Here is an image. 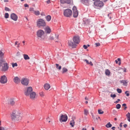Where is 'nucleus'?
I'll return each mask as SVG.
<instances>
[{"label": "nucleus", "instance_id": "1", "mask_svg": "<svg viewBox=\"0 0 130 130\" xmlns=\"http://www.w3.org/2000/svg\"><path fill=\"white\" fill-rule=\"evenodd\" d=\"M44 31L41 29L38 30L36 32L37 38L40 41H43L44 39Z\"/></svg>", "mask_w": 130, "mask_h": 130}, {"label": "nucleus", "instance_id": "2", "mask_svg": "<svg viewBox=\"0 0 130 130\" xmlns=\"http://www.w3.org/2000/svg\"><path fill=\"white\" fill-rule=\"evenodd\" d=\"M11 117L12 120L18 121L20 118V113L18 111H13Z\"/></svg>", "mask_w": 130, "mask_h": 130}, {"label": "nucleus", "instance_id": "3", "mask_svg": "<svg viewBox=\"0 0 130 130\" xmlns=\"http://www.w3.org/2000/svg\"><path fill=\"white\" fill-rule=\"evenodd\" d=\"M2 66V70L3 71L7 70L8 68V67L7 63L5 62L4 59H0V67Z\"/></svg>", "mask_w": 130, "mask_h": 130}, {"label": "nucleus", "instance_id": "4", "mask_svg": "<svg viewBox=\"0 0 130 130\" xmlns=\"http://www.w3.org/2000/svg\"><path fill=\"white\" fill-rule=\"evenodd\" d=\"M37 26L38 27H44L46 26V23L44 20L42 19H38L36 22Z\"/></svg>", "mask_w": 130, "mask_h": 130}, {"label": "nucleus", "instance_id": "5", "mask_svg": "<svg viewBox=\"0 0 130 130\" xmlns=\"http://www.w3.org/2000/svg\"><path fill=\"white\" fill-rule=\"evenodd\" d=\"M21 84L23 85L28 86L29 82V80L26 78L23 77L20 80Z\"/></svg>", "mask_w": 130, "mask_h": 130}, {"label": "nucleus", "instance_id": "6", "mask_svg": "<svg viewBox=\"0 0 130 130\" xmlns=\"http://www.w3.org/2000/svg\"><path fill=\"white\" fill-rule=\"evenodd\" d=\"M63 14L65 17H70L72 15V12L70 9H67L64 10Z\"/></svg>", "mask_w": 130, "mask_h": 130}, {"label": "nucleus", "instance_id": "7", "mask_svg": "<svg viewBox=\"0 0 130 130\" xmlns=\"http://www.w3.org/2000/svg\"><path fill=\"white\" fill-rule=\"evenodd\" d=\"M68 119V117L66 115L62 114L59 118V121L61 122H66Z\"/></svg>", "mask_w": 130, "mask_h": 130}, {"label": "nucleus", "instance_id": "8", "mask_svg": "<svg viewBox=\"0 0 130 130\" xmlns=\"http://www.w3.org/2000/svg\"><path fill=\"white\" fill-rule=\"evenodd\" d=\"M32 89L31 87H29L27 88V89L25 90L24 94L26 96H29V95L32 92Z\"/></svg>", "mask_w": 130, "mask_h": 130}, {"label": "nucleus", "instance_id": "9", "mask_svg": "<svg viewBox=\"0 0 130 130\" xmlns=\"http://www.w3.org/2000/svg\"><path fill=\"white\" fill-rule=\"evenodd\" d=\"M72 10L73 12V17L74 18L77 17L78 15V12L76 7L75 6L73 7Z\"/></svg>", "mask_w": 130, "mask_h": 130}, {"label": "nucleus", "instance_id": "10", "mask_svg": "<svg viewBox=\"0 0 130 130\" xmlns=\"http://www.w3.org/2000/svg\"><path fill=\"white\" fill-rule=\"evenodd\" d=\"M73 40L76 44H78L80 41L79 37L78 36H75L73 38Z\"/></svg>", "mask_w": 130, "mask_h": 130}, {"label": "nucleus", "instance_id": "11", "mask_svg": "<svg viewBox=\"0 0 130 130\" xmlns=\"http://www.w3.org/2000/svg\"><path fill=\"white\" fill-rule=\"evenodd\" d=\"M7 77L5 75L2 76L0 79V82L3 84L7 83Z\"/></svg>", "mask_w": 130, "mask_h": 130}, {"label": "nucleus", "instance_id": "12", "mask_svg": "<svg viewBox=\"0 0 130 130\" xmlns=\"http://www.w3.org/2000/svg\"><path fill=\"white\" fill-rule=\"evenodd\" d=\"M94 3V5L98 7H101L103 6V3L102 2L100 1V0L96 1Z\"/></svg>", "mask_w": 130, "mask_h": 130}, {"label": "nucleus", "instance_id": "13", "mask_svg": "<svg viewBox=\"0 0 130 130\" xmlns=\"http://www.w3.org/2000/svg\"><path fill=\"white\" fill-rule=\"evenodd\" d=\"M68 44L69 46L72 48L76 47L77 46L76 44L75 43H74L71 40L68 41Z\"/></svg>", "mask_w": 130, "mask_h": 130}, {"label": "nucleus", "instance_id": "14", "mask_svg": "<svg viewBox=\"0 0 130 130\" xmlns=\"http://www.w3.org/2000/svg\"><path fill=\"white\" fill-rule=\"evenodd\" d=\"M10 18L13 20L16 21L17 20L18 17L16 14L12 13L11 15Z\"/></svg>", "mask_w": 130, "mask_h": 130}, {"label": "nucleus", "instance_id": "15", "mask_svg": "<svg viewBox=\"0 0 130 130\" xmlns=\"http://www.w3.org/2000/svg\"><path fill=\"white\" fill-rule=\"evenodd\" d=\"M45 32L48 34H50L51 32V29L50 27L48 26H46L44 29Z\"/></svg>", "mask_w": 130, "mask_h": 130}, {"label": "nucleus", "instance_id": "16", "mask_svg": "<svg viewBox=\"0 0 130 130\" xmlns=\"http://www.w3.org/2000/svg\"><path fill=\"white\" fill-rule=\"evenodd\" d=\"M44 89L46 90H48L51 87L50 85L48 83H46L44 85Z\"/></svg>", "mask_w": 130, "mask_h": 130}, {"label": "nucleus", "instance_id": "17", "mask_svg": "<svg viewBox=\"0 0 130 130\" xmlns=\"http://www.w3.org/2000/svg\"><path fill=\"white\" fill-rule=\"evenodd\" d=\"M8 104L11 105H13L15 103V102L13 99H10L8 100Z\"/></svg>", "mask_w": 130, "mask_h": 130}, {"label": "nucleus", "instance_id": "18", "mask_svg": "<svg viewBox=\"0 0 130 130\" xmlns=\"http://www.w3.org/2000/svg\"><path fill=\"white\" fill-rule=\"evenodd\" d=\"M60 1L61 3L62 4H69L71 2L70 0H60Z\"/></svg>", "mask_w": 130, "mask_h": 130}, {"label": "nucleus", "instance_id": "19", "mask_svg": "<svg viewBox=\"0 0 130 130\" xmlns=\"http://www.w3.org/2000/svg\"><path fill=\"white\" fill-rule=\"evenodd\" d=\"M13 81L15 83L18 84L20 82V80L19 77H15L14 78Z\"/></svg>", "mask_w": 130, "mask_h": 130}, {"label": "nucleus", "instance_id": "20", "mask_svg": "<svg viewBox=\"0 0 130 130\" xmlns=\"http://www.w3.org/2000/svg\"><path fill=\"white\" fill-rule=\"evenodd\" d=\"M30 98L31 99H34L36 96V94L34 92H32L30 94Z\"/></svg>", "mask_w": 130, "mask_h": 130}, {"label": "nucleus", "instance_id": "21", "mask_svg": "<svg viewBox=\"0 0 130 130\" xmlns=\"http://www.w3.org/2000/svg\"><path fill=\"white\" fill-rule=\"evenodd\" d=\"M4 52L3 50H2L0 51V59H4L3 58L4 57Z\"/></svg>", "mask_w": 130, "mask_h": 130}, {"label": "nucleus", "instance_id": "22", "mask_svg": "<svg viewBox=\"0 0 130 130\" xmlns=\"http://www.w3.org/2000/svg\"><path fill=\"white\" fill-rule=\"evenodd\" d=\"M83 60L84 61H85L86 62L87 64H90L91 66H92L93 65V64L91 61L89 62L88 60L86 59H83Z\"/></svg>", "mask_w": 130, "mask_h": 130}, {"label": "nucleus", "instance_id": "23", "mask_svg": "<svg viewBox=\"0 0 130 130\" xmlns=\"http://www.w3.org/2000/svg\"><path fill=\"white\" fill-rule=\"evenodd\" d=\"M88 0H82V3L86 5H88Z\"/></svg>", "mask_w": 130, "mask_h": 130}, {"label": "nucleus", "instance_id": "24", "mask_svg": "<svg viewBox=\"0 0 130 130\" xmlns=\"http://www.w3.org/2000/svg\"><path fill=\"white\" fill-rule=\"evenodd\" d=\"M23 56L24 59L25 60H28L30 59L29 57L27 55L24 54L23 55Z\"/></svg>", "mask_w": 130, "mask_h": 130}, {"label": "nucleus", "instance_id": "25", "mask_svg": "<svg viewBox=\"0 0 130 130\" xmlns=\"http://www.w3.org/2000/svg\"><path fill=\"white\" fill-rule=\"evenodd\" d=\"M68 71V69L65 67H63L62 68V73L63 74L67 72Z\"/></svg>", "mask_w": 130, "mask_h": 130}, {"label": "nucleus", "instance_id": "26", "mask_svg": "<svg viewBox=\"0 0 130 130\" xmlns=\"http://www.w3.org/2000/svg\"><path fill=\"white\" fill-rule=\"evenodd\" d=\"M126 116L127 117V120L130 122V113L128 112L127 114L126 115Z\"/></svg>", "mask_w": 130, "mask_h": 130}, {"label": "nucleus", "instance_id": "27", "mask_svg": "<svg viewBox=\"0 0 130 130\" xmlns=\"http://www.w3.org/2000/svg\"><path fill=\"white\" fill-rule=\"evenodd\" d=\"M105 74L106 75L109 76L110 74L109 70L108 69H106L105 71Z\"/></svg>", "mask_w": 130, "mask_h": 130}, {"label": "nucleus", "instance_id": "28", "mask_svg": "<svg viewBox=\"0 0 130 130\" xmlns=\"http://www.w3.org/2000/svg\"><path fill=\"white\" fill-rule=\"evenodd\" d=\"M75 123V121L74 120H72L70 121V124L72 127H73Z\"/></svg>", "mask_w": 130, "mask_h": 130}, {"label": "nucleus", "instance_id": "29", "mask_svg": "<svg viewBox=\"0 0 130 130\" xmlns=\"http://www.w3.org/2000/svg\"><path fill=\"white\" fill-rule=\"evenodd\" d=\"M46 19L47 21H49L51 19V17L50 15H48L46 17Z\"/></svg>", "mask_w": 130, "mask_h": 130}, {"label": "nucleus", "instance_id": "30", "mask_svg": "<svg viewBox=\"0 0 130 130\" xmlns=\"http://www.w3.org/2000/svg\"><path fill=\"white\" fill-rule=\"evenodd\" d=\"M83 20L85 24H88L89 23V22L88 20H86L84 19Z\"/></svg>", "mask_w": 130, "mask_h": 130}, {"label": "nucleus", "instance_id": "31", "mask_svg": "<svg viewBox=\"0 0 130 130\" xmlns=\"http://www.w3.org/2000/svg\"><path fill=\"white\" fill-rule=\"evenodd\" d=\"M89 113V112L88 110L86 109H84V114L86 115H87Z\"/></svg>", "mask_w": 130, "mask_h": 130}, {"label": "nucleus", "instance_id": "32", "mask_svg": "<svg viewBox=\"0 0 130 130\" xmlns=\"http://www.w3.org/2000/svg\"><path fill=\"white\" fill-rule=\"evenodd\" d=\"M54 37L53 36V35H51V36H49V37L48 38V40H53L54 39Z\"/></svg>", "mask_w": 130, "mask_h": 130}, {"label": "nucleus", "instance_id": "33", "mask_svg": "<svg viewBox=\"0 0 130 130\" xmlns=\"http://www.w3.org/2000/svg\"><path fill=\"white\" fill-rule=\"evenodd\" d=\"M106 126L107 128L110 127L112 126L111 124H110V122H109L106 125Z\"/></svg>", "mask_w": 130, "mask_h": 130}, {"label": "nucleus", "instance_id": "34", "mask_svg": "<svg viewBox=\"0 0 130 130\" xmlns=\"http://www.w3.org/2000/svg\"><path fill=\"white\" fill-rule=\"evenodd\" d=\"M56 68L57 69H58L59 70H60L61 69V66H59V65L58 64H56Z\"/></svg>", "mask_w": 130, "mask_h": 130}, {"label": "nucleus", "instance_id": "35", "mask_svg": "<svg viewBox=\"0 0 130 130\" xmlns=\"http://www.w3.org/2000/svg\"><path fill=\"white\" fill-rule=\"evenodd\" d=\"M34 13L36 15H38L40 14V12L39 11H35Z\"/></svg>", "mask_w": 130, "mask_h": 130}, {"label": "nucleus", "instance_id": "36", "mask_svg": "<svg viewBox=\"0 0 130 130\" xmlns=\"http://www.w3.org/2000/svg\"><path fill=\"white\" fill-rule=\"evenodd\" d=\"M98 113L99 114H102L104 113V111H102V110L101 109H99L98 110Z\"/></svg>", "mask_w": 130, "mask_h": 130}, {"label": "nucleus", "instance_id": "37", "mask_svg": "<svg viewBox=\"0 0 130 130\" xmlns=\"http://www.w3.org/2000/svg\"><path fill=\"white\" fill-rule=\"evenodd\" d=\"M40 95L41 96L43 97L44 95V93L43 92L41 91L40 92Z\"/></svg>", "mask_w": 130, "mask_h": 130}, {"label": "nucleus", "instance_id": "38", "mask_svg": "<svg viewBox=\"0 0 130 130\" xmlns=\"http://www.w3.org/2000/svg\"><path fill=\"white\" fill-rule=\"evenodd\" d=\"M121 105L119 104H118L116 105V108L117 109H119L121 107Z\"/></svg>", "mask_w": 130, "mask_h": 130}, {"label": "nucleus", "instance_id": "39", "mask_svg": "<svg viewBox=\"0 0 130 130\" xmlns=\"http://www.w3.org/2000/svg\"><path fill=\"white\" fill-rule=\"evenodd\" d=\"M9 14L8 13H6L5 14V17L6 18H8L9 17Z\"/></svg>", "mask_w": 130, "mask_h": 130}, {"label": "nucleus", "instance_id": "40", "mask_svg": "<svg viewBox=\"0 0 130 130\" xmlns=\"http://www.w3.org/2000/svg\"><path fill=\"white\" fill-rule=\"evenodd\" d=\"M121 82L123 83L124 85L125 84L127 83L126 81L125 80H123L121 81Z\"/></svg>", "mask_w": 130, "mask_h": 130}, {"label": "nucleus", "instance_id": "41", "mask_svg": "<svg viewBox=\"0 0 130 130\" xmlns=\"http://www.w3.org/2000/svg\"><path fill=\"white\" fill-rule=\"evenodd\" d=\"M12 66L14 68L15 67H16L17 66V63H12Z\"/></svg>", "mask_w": 130, "mask_h": 130}, {"label": "nucleus", "instance_id": "42", "mask_svg": "<svg viewBox=\"0 0 130 130\" xmlns=\"http://www.w3.org/2000/svg\"><path fill=\"white\" fill-rule=\"evenodd\" d=\"M117 92L119 93H121L122 92L121 90L120 89L118 88L117 89Z\"/></svg>", "mask_w": 130, "mask_h": 130}, {"label": "nucleus", "instance_id": "43", "mask_svg": "<svg viewBox=\"0 0 130 130\" xmlns=\"http://www.w3.org/2000/svg\"><path fill=\"white\" fill-rule=\"evenodd\" d=\"M29 10L30 11H32L33 12H34V8H29Z\"/></svg>", "mask_w": 130, "mask_h": 130}, {"label": "nucleus", "instance_id": "44", "mask_svg": "<svg viewBox=\"0 0 130 130\" xmlns=\"http://www.w3.org/2000/svg\"><path fill=\"white\" fill-rule=\"evenodd\" d=\"M110 96L112 98H114L116 97V95L115 94H111L110 95Z\"/></svg>", "mask_w": 130, "mask_h": 130}, {"label": "nucleus", "instance_id": "45", "mask_svg": "<svg viewBox=\"0 0 130 130\" xmlns=\"http://www.w3.org/2000/svg\"><path fill=\"white\" fill-rule=\"evenodd\" d=\"M128 92H129L128 91H125V94H126V96H129V93H128Z\"/></svg>", "mask_w": 130, "mask_h": 130}, {"label": "nucleus", "instance_id": "46", "mask_svg": "<svg viewBox=\"0 0 130 130\" xmlns=\"http://www.w3.org/2000/svg\"><path fill=\"white\" fill-rule=\"evenodd\" d=\"M5 10L6 11H10V10L7 7H5Z\"/></svg>", "mask_w": 130, "mask_h": 130}, {"label": "nucleus", "instance_id": "47", "mask_svg": "<svg viewBox=\"0 0 130 130\" xmlns=\"http://www.w3.org/2000/svg\"><path fill=\"white\" fill-rule=\"evenodd\" d=\"M83 47L85 49H86L87 48L88 46H87L86 45H84L83 46Z\"/></svg>", "mask_w": 130, "mask_h": 130}, {"label": "nucleus", "instance_id": "48", "mask_svg": "<svg viewBox=\"0 0 130 130\" xmlns=\"http://www.w3.org/2000/svg\"><path fill=\"white\" fill-rule=\"evenodd\" d=\"M0 130H5V129L4 127H0Z\"/></svg>", "mask_w": 130, "mask_h": 130}, {"label": "nucleus", "instance_id": "49", "mask_svg": "<svg viewBox=\"0 0 130 130\" xmlns=\"http://www.w3.org/2000/svg\"><path fill=\"white\" fill-rule=\"evenodd\" d=\"M95 44H96V46H99L100 45V43H95Z\"/></svg>", "mask_w": 130, "mask_h": 130}, {"label": "nucleus", "instance_id": "50", "mask_svg": "<svg viewBox=\"0 0 130 130\" xmlns=\"http://www.w3.org/2000/svg\"><path fill=\"white\" fill-rule=\"evenodd\" d=\"M117 100L118 101H115V103H118V102L120 101V100L119 99H118Z\"/></svg>", "mask_w": 130, "mask_h": 130}, {"label": "nucleus", "instance_id": "51", "mask_svg": "<svg viewBox=\"0 0 130 130\" xmlns=\"http://www.w3.org/2000/svg\"><path fill=\"white\" fill-rule=\"evenodd\" d=\"M24 7H28V5L27 4H25L24 5Z\"/></svg>", "mask_w": 130, "mask_h": 130}, {"label": "nucleus", "instance_id": "52", "mask_svg": "<svg viewBox=\"0 0 130 130\" xmlns=\"http://www.w3.org/2000/svg\"><path fill=\"white\" fill-rule=\"evenodd\" d=\"M122 122H121L120 123V127H122Z\"/></svg>", "mask_w": 130, "mask_h": 130}, {"label": "nucleus", "instance_id": "53", "mask_svg": "<svg viewBox=\"0 0 130 130\" xmlns=\"http://www.w3.org/2000/svg\"><path fill=\"white\" fill-rule=\"evenodd\" d=\"M123 126L125 128H126L127 127V125L126 124H125Z\"/></svg>", "mask_w": 130, "mask_h": 130}, {"label": "nucleus", "instance_id": "54", "mask_svg": "<svg viewBox=\"0 0 130 130\" xmlns=\"http://www.w3.org/2000/svg\"><path fill=\"white\" fill-rule=\"evenodd\" d=\"M20 54V53L19 52H18L17 53V55L19 56Z\"/></svg>", "mask_w": 130, "mask_h": 130}, {"label": "nucleus", "instance_id": "55", "mask_svg": "<svg viewBox=\"0 0 130 130\" xmlns=\"http://www.w3.org/2000/svg\"><path fill=\"white\" fill-rule=\"evenodd\" d=\"M122 106H123L125 107L126 106V104H122Z\"/></svg>", "mask_w": 130, "mask_h": 130}, {"label": "nucleus", "instance_id": "56", "mask_svg": "<svg viewBox=\"0 0 130 130\" xmlns=\"http://www.w3.org/2000/svg\"><path fill=\"white\" fill-rule=\"evenodd\" d=\"M85 100H88V98H87V97H86L85 98Z\"/></svg>", "mask_w": 130, "mask_h": 130}, {"label": "nucleus", "instance_id": "57", "mask_svg": "<svg viewBox=\"0 0 130 130\" xmlns=\"http://www.w3.org/2000/svg\"><path fill=\"white\" fill-rule=\"evenodd\" d=\"M70 98H70H68V100H69V101H71V98Z\"/></svg>", "mask_w": 130, "mask_h": 130}, {"label": "nucleus", "instance_id": "58", "mask_svg": "<svg viewBox=\"0 0 130 130\" xmlns=\"http://www.w3.org/2000/svg\"><path fill=\"white\" fill-rule=\"evenodd\" d=\"M47 4H49L50 3V0H48L47 1Z\"/></svg>", "mask_w": 130, "mask_h": 130}, {"label": "nucleus", "instance_id": "59", "mask_svg": "<svg viewBox=\"0 0 130 130\" xmlns=\"http://www.w3.org/2000/svg\"><path fill=\"white\" fill-rule=\"evenodd\" d=\"M20 45V43H18L17 44V47H19V45Z\"/></svg>", "mask_w": 130, "mask_h": 130}, {"label": "nucleus", "instance_id": "60", "mask_svg": "<svg viewBox=\"0 0 130 130\" xmlns=\"http://www.w3.org/2000/svg\"><path fill=\"white\" fill-rule=\"evenodd\" d=\"M117 60H118V61H120L121 60H120V58H118L117 59Z\"/></svg>", "mask_w": 130, "mask_h": 130}, {"label": "nucleus", "instance_id": "61", "mask_svg": "<svg viewBox=\"0 0 130 130\" xmlns=\"http://www.w3.org/2000/svg\"><path fill=\"white\" fill-rule=\"evenodd\" d=\"M82 130H87V129L86 128H83Z\"/></svg>", "mask_w": 130, "mask_h": 130}, {"label": "nucleus", "instance_id": "62", "mask_svg": "<svg viewBox=\"0 0 130 130\" xmlns=\"http://www.w3.org/2000/svg\"><path fill=\"white\" fill-rule=\"evenodd\" d=\"M18 42L17 41H16L15 42V45H16L17 44V43Z\"/></svg>", "mask_w": 130, "mask_h": 130}, {"label": "nucleus", "instance_id": "63", "mask_svg": "<svg viewBox=\"0 0 130 130\" xmlns=\"http://www.w3.org/2000/svg\"><path fill=\"white\" fill-rule=\"evenodd\" d=\"M115 128V127H113L111 128L113 129H114Z\"/></svg>", "mask_w": 130, "mask_h": 130}, {"label": "nucleus", "instance_id": "64", "mask_svg": "<svg viewBox=\"0 0 130 130\" xmlns=\"http://www.w3.org/2000/svg\"><path fill=\"white\" fill-rule=\"evenodd\" d=\"M4 2H8V0H4Z\"/></svg>", "mask_w": 130, "mask_h": 130}]
</instances>
